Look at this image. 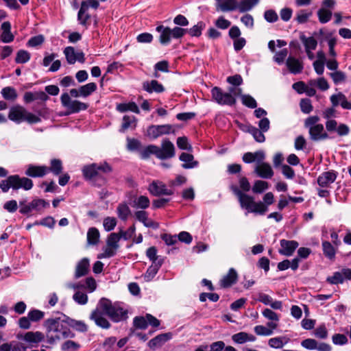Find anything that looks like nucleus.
Wrapping results in <instances>:
<instances>
[{
  "label": "nucleus",
  "instance_id": "obj_24",
  "mask_svg": "<svg viewBox=\"0 0 351 351\" xmlns=\"http://www.w3.org/2000/svg\"><path fill=\"white\" fill-rule=\"evenodd\" d=\"M262 314L266 319L270 321L267 324V326L269 328H271L273 329H276L278 328L280 317L276 313L269 308H265L262 312Z\"/></svg>",
  "mask_w": 351,
  "mask_h": 351
},
{
  "label": "nucleus",
  "instance_id": "obj_15",
  "mask_svg": "<svg viewBox=\"0 0 351 351\" xmlns=\"http://www.w3.org/2000/svg\"><path fill=\"white\" fill-rule=\"evenodd\" d=\"M171 338L172 334L171 332L158 335L154 338L152 339L148 342V346L151 349L155 350L157 348L162 346L167 341L170 340Z\"/></svg>",
  "mask_w": 351,
  "mask_h": 351
},
{
  "label": "nucleus",
  "instance_id": "obj_18",
  "mask_svg": "<svg viewBox=\"0 0 351 351\" xmlns=\"http://www.w3.org/2000/svg\"><path fill=\"white\" fill-rule=\"evenodd\" d=\"M337 178V173L334 171L322 173L317 178V183L322 187H327L333 183Z\"/></svg>",
  "mask_w": 351,
  "mask_h": 351
},
{
  "label": "nucleus",
  "instance_id": "obj_8",
  "mask_svg": "<svg viewBox=\"0 0 351 351\" xmlns=\"http://www.w3.org/2000/svg\"><path fill=\"white\" fill-rule=\"evenodd\" d=\"M213 99L220 105L232 106L236 103V99L232 94L224 93L217 86L211 90Z\"/></svg>",
  "mask_w": 351,
  "mask_h": 351
},
{
  "label": "nucleus",
  "instance_id": "obj_23",
  "mask_svg": "<svg viewBox=\"0 0 351 351\" xmlns=\"http://www.w3.org/2000/svg\"><path fill=\"white\" fill-rule=\"evenodd\" d=\"M330 99L334 107L340 104L343 108L351 110V102L348 101L346 96L341 93L331 95Z\"/></svg>",
  "mask_w": 351,
  "mask_h": 351
},
{
  "label": "nucleus",
  "instance_id": "obj_51",
  "mask_svg": "<svg viewBox=\"0 0 351 351\" xmlns=\"http://www.w3.org/2000/svg\"><path fill=\"white\" fill-rule=\"evenodd\" d=\"M30 59V54L25 50H19L15 58V62L19 64H24L27 62Z\"/></svg>",
  "mask_w": 351,
  "mask_h": 351
},
{
  "label": "nucleus",
  "instance_id": "obj_52",
  "mask_svg": "<svg viewBox=\"0 0 351 351\" xmlns=\"http://www.w3.org/2000/svg\"><path fill=\"white\" fill-rule=\"evenodd\" d=\"M1 94L5 99L14 100L17 97L16 90L10 86L3 88Z\"/></svg>",
  "mask_w": 351,
  "mask_h": 351
},
{
  "label": "nucleus",
  "instance_id": "obj_36",
  "mask_svg": "<svg viewBox=\"0 0 351 351\" xmlns=\"http://www.w3.org/2000/svg\"><path fill=\"white\" fill-rule=\"evenodd\" d=\"M118 217L123 221H126L131 215V210L126 204H120L117 208Z\"/></svg>",
  "mask_w": 351,
  "mask_h": 351
},
{
  "label": "nucleus",
  "instance_id": "obj_45",
  "mask_svg": "<svg viewBox=\"0 0 351 351\" xmlns=\"http://www.w3.org/2000/svg\"><path fill=\"white\" fill-rule=\"evenodd\" d=\"M83 173L85 178L90 179L98 173L97 164L87 165L83 169Z\"/></svg>",
  "mask_w": 351,
  "mask_h": 351
},
{
  "label": "nucleus",
  "instance_id": "obj_57",
  "mask_svg": "<svg viewBox=\"0 0 351 351\" xmlns=\"http://www.w3.org/2000/svg\"><path fill=\"white\" fill-rule=\"evenodd\" d=\"M241 101L243 105L250 108H255L257 106L256 100L249 95H241Z\"/></svg>",
  "mask_w": 351,
  "mask_h": 351
},
{
  "label": "nucleus",
  "instance_id": "obj_6",
  "mask_svg": "<svg viewBox=\"0 0 351 351\" xmlns=\"http://www.w3.org/2000/svg\"><path fill=\"white\" fill-rule=\"evenodd\" d=\"M62 105L68 110L66 114L76 113L88 108V105L78 100H72L69 94L64 93L60 97Z\"/></svg>",
  "mask_w": 351,
  "mask_h": 351
},
{
  "label": "nucleus",
  "instance_id": "obj_39",
  "mask_svg": "<svg viewBox=\"0 0 351 351\" xmlns=\"http://www.w3.org/2000/svg\"><path fill=\"white\" fill-rule=\"evenodd\" d=\"M160 153L159 147L151 145L143 149L141 152V155L143 158H147L151 154H154L157 158H160V156H161Z\"/></svg>",
  "mask_w": 351,
  "mask_h": 351
},
{
  "label": "nucleus",
  "instance_id": "obj_16",
  "mask_svg": "<svg viewBox=\"0 0 351 351\" xmlns=\"http://www.w3.org/2000/svg\"><path fill=\"white\" fill-rule=\"evenodd\" d=\"M310 137L313 141H321L328 138L322 124L316 125L308 130Z\"/></svg>",
  "mask_w": 351,
  "mask_h": 351
},
{
  "label": "nucleus",
  "instance_id": "obj_26",
  "mask_svg": "<svg viewBox=\"0 0 351 351\" xmlns=\"http://www.w3.org/2000/svg\"><path fill=\"white\" fill-rule=\"evenodd\" d=\"M217 9L222 12H228L239 8V3L236 0H215Z\"/></svg>",
  "mask_w": 351,
  "mask_h": 351
},
{
  "label": "nucleus",
  "instance_id": "obj_59",
  "mask_svg": "<svg viewBox=\"0 0 351 351\" xmlns=\"http://www.w3.org/2000/svg\"><path fill=\"white\" fill-rule=\"evenodd\" d=\"M117 251L112 247H109L108 245H106L103 248V252L100 253L97 255V258L102 259V258H110L115 255Z\"/></svg>",
  "mask_w": 351,
  "mask_h": 351
},
{
  "label": "nucleus",
  "instance_id": "obj_9",
  "mask_svg": "<svg viewBox=\"0 0 351 351\" xmlns=\"http://www.w3.org/2000/svg\"><path fill=\"white\" fill-rule=\"evenodd\" d=\"M99 5V3L97 0H88V1H82L77 14L78 20L80 22H86L89 18L88 14L89 8L97 9Z\"/></svg>",
  "mask_w": 351,
  "mask_h": 351
},
{
  "label": "nucleus",
  "instance_id": "obj_31",
  "mask_svg": "<svg viewBox=\"0 0 351 351\" xmlns=\"http://www.w3.org/2000/svg\"><path fill=\"white\" fill-rule=\"evenodd\" d=\"M89 268V260L86 258L82 259L77 265L75 276L76 278L86 275Z\"/></svg>",
  "mask_w": 351,
  "mask_h": 351
},
{
  "label": "nucleus",
  "instance_id": "obj_38",
  "mask_svg": "<svg viewBox=\"0 0 351 351\" xmlns=\"http://www.w3.org/2000/svg\"><path fill=\"white\" fill-rule=\"evenodd\" d=\"M1 29V40L5 43L12 42L14 40V35L10 32V23H2Z\"/></svg>",
  "mask_w": 351,
  "mask_h": 351
},
{
  "label": "nucleus",
  "instance_id": "obj_14",
  "mask_svg": "<svg viewBox=\"0 0 351 351\" xmlns=\"http://www.w3.org/2000/svg\"><path fill=\"white\" fill-rule=\"evenodd\" d=\"M280 248L279 249L278 252L280 254L287 256H291L299 245L298 243L295 241H289L285 239L280 240Z\"/></svg>",
  "mask_w": 351,
  "mask_h": 351
},
{
  "label": "nucleus",
  "instance_id": "obj_28",
  "mask_svg": "<svg viewBox=\"0 0 351 351\" xmlns=\"http://www.w3.org/2000/svg\"><path fill=\"white\" fill-rule=\"evenodd\" d=\"M286 65L289 71L293 74L300 73L303 70V64L298 59L289 56L287 61Z\"/></svg>",
  "mask_w": 351,
  "mask_h": 351
},
{
  "label": "nucleus",
  "instance_id": "obj_13",
  "mask_svg": "<svg viewBox=\"0 0 351 351\" xmlns=\"http://www.w3.org/2000/svg\"><path fill=\"white\" fill-rule=\"evenodd\" d=\"M148 190L155 196L160 195H171L173 194L171 189H167L165 184L159 181L153 182L149 185Z\"/></svg>",
  "mask_w": 351,
  "mask_h": 351
},
{
  "label": "nucleus",
  "instance_id": "obj_5",
  "mask_svg": "<svg viewBox=\"0 0 351 351\" xmlns=\"http://www.w3.org/2000/svg\"><path fill=\"white\" fill-rule=\"evenodd\" d=\"M33 186L32 180L27 178H21L19 176H10L7 179L0 182V188L3 192H7L10 188L17 190L23 188L25 190H29Z\"/></svg>",
  "mask_w": 351,
  "mask_h": 351
},
{
  "label": "nucleus",
  "instance_id": "obj_47",
  "mask_svg": "<svg viewBox=\"0 0 351 351\" xmlns=\"http://www.w3.org/2000/svg\"><path fill=\"white\" fill-rule=\"evenodd\" d=\"M81 97H86L97 89V85L94 82L88 83L82 86L80 88Z\"/></svg>",
  "mask_w": 351,
  "mask_h": 351
},
{
  "label": "nucleus",
  "instance_id": "obj_35",
  "mask_svg": "<svg viewBox=\"0 0 351 351\" xmlns=\"http://www.w3.org/2000/svg\"><path fill=\"white\" fill-rule=\"evenodd\" d=\"M100 234L96 228H90L87 232V243L88 245H95L99 241Z\"/></svg>",
  "mask_w": 351,
  "mask_h": 351
},
{
  "label": "nucleus",
  "instance_id": "obj_49",
  "mask_svg": "<svg viewBox=\"0 0 351 351\" xmlns=\"http://www.w3.org/2000/svg\"><path fill=\"white\" fill-rule=\"evenodd\" d=\"M322 248L324 254L330 259H332L335 256V250L331 243L328 241L322 242Z\"/></svg>",
  "mask_w": 351,
  "mask_h": 351
},
{
  "label": "nucleus",
  "instance_id": "obj_1",
  "mask_svg": "<svg viewBox=\"0 0 351 351\" xmlns=\"http://www.w3.org/2000/svg\"><path fill=\"white\" fill-rule=\"evenodd\" d=\"M104 315L108 316L114 322H119L127 319L128 312L119 304H112L106 298H101L96 308L91 313L90 319L94 321L97 326L108 329L110 327V324Z\"/></svg>",
  "mask_w": 351,
  "mask_h": 351
},
{
  "label": "nucleus",
  "instance_id": "obj_60",
  "mask_svg": "<svg viewBox=\"0 0 351 351\" xmlns=\"http://www.w3.org/2000/svg\"><path fill=\"white\" fill-rule=\"evenodd\" d=\"M80 347V346L77 343L68 340L62 344V349L64 351H77Z\"/></svg>",
  "mask_w": 351,
  "mask_h": 351
},
{
  "label": "nucleus",
  "instance_id": "obj_40",
  "mask_svg": "<svg viewBox=\"0 0 351 351\" xmlns=\"http://www.w3.org/2000/svg\"><path fill=\"white\" fill-rule=\"evenodd\" d=\"M288 341L289 339L286 337H278L271 338L268 341V344L273 348L279 349L282 348Z\"/></svg>",
  "mask_w": 351,
  "mask_h": 351
},
{
  "label": "nucleus",
  "instance_id": "obj_2",
  "mask_svg": "<svg viewBox=\"0 0 351 351\" xmlns=\"http://www.w3.org/2000/svg\"><path fill=\"white\" fill-rule=\"evenodd\" d=\"M234 193L237 196L241 208L245 210L247 213H254L263 215L268 210V206L274 202V195L271 192L265 194L263 202H255L254 198L241 192L237 187H232Z\"/></svg>",
  "mask_w": 351,
  "mask_h": 351
},
{
  "label": "nucleus",
  "instance_id": "obj_30",
  "mask_svg": "<svg viewBox=\"0 0 351 351\" xmlns=\"http://www.w3.org/2000/svg\"><path fill=\"white\" fill-rule=\"evenodd\" d=\"M232 339L237 343L242 344L247 341H254L256 340V337L253 335L248 334L245 332H240L233 335L232 336Z\"/></svg>",
  "mask_w": 351,
  "mask_h": 351
},
{
  "label": "nucleus",
  "instance_id": "obj_10",
  "mask_svg": "<svg viewBox=\"0 0 351 351\" xmlns=\"http://www.w3.org/2000/svg\"><path fill=\"white\" fill-rule=\"evenodd\" d=\"M172 130L170 125H151L147 128V134L149 138H156L161 135L169 134Z\"/></svg>",
  "mask_w": 351,
  "mask_h": 351
},
{
  "label": "nucleus",
  "instance_id": "obj_7",
  "mask_svg": "<svg viewBox=\"0 0 351 351\" xmlns=\"http://www.w3.org/2000/svg\"><path fill=\"white\" fill-rule=\"evenodd\" d=\"M157 30L159 32L161 31L160 41L162 45L168 44L171 38H178L186 33L185 29L179 27L171 29L169 27L164 28L162 26H158Z\"/></svg>",
  "mask_w": 351,
  "mask_h": 351
},
{
  "label": "nucleus",
  "instance_id": "obj_53",
  "mask_svg": "<svg viewBox=\"0 0 351 351\" xmlns=\"http://www.w3.org/2000/svg\"><path fill=\"white\" fill-rule=\"evenodd\" d=\"M269 188V184L263 180H256L252 187L254 193H261Z\"/></svg>",
  "mask_w": 351,
  "mask_h": 351
},
{
  "label": "nucleus",
  "instance_id": "obj_33",
  "mask_svg": "<svg viewBox=\"0 0 351 351\" xmlns=\"http://www.w3.org/2000/svg\"><path fill=\"white\" fill-rule=\"evenodd\" d=\"M163 263V260L160 259L157 263H152L151 266L149 267L147 269L146 273L145 274V279L147 281H150L153 279V278L156 276V274L158 273L160 267Z\"/></svg>",
  "mask_w": 351,
  "mask_h": 351
},
{
  "label": "nucleus",
  "instance_id": "obj_50",
  "mask_svg": "<svg viewBox=\"0 0 351 351\" xmlns=\"http://www.w3.org/2000/svg\"><path fill=\"white\" fill-rule=\"evenodd\" d=\"M117 219L114 217H106L104 219L103 226L106 231L109 232L115 228L117 226Z\"/></svg>",
  "mask_w": 351,
  "mask_h": 351
},
{
  "label": "nucleus",
  "instance_id": "obj_56",
  "mask_svg": "<svg viewBox=\"0 0 351 351\" xmlns=\"http://www.w3.org/2000/svg\"><path fill=\"white\" fill-rule=\"evenodd\" d=\"M73 299L76 303L80 305H84L88 302L87 295L79 291L75 292L73 295Z\"/></svg>",
  "mask_w": 351,
  "mask_h": 351
},
{
  "label": "nucleus",
  "instance_id": "obj_21",
  "mask_svg": "<svg viewBox=\"0 0 351 351\" xmlns=\"http://www.w3.org/2000/svg\"><path fill=\"white\" fill-rule=\"evenodd\" d=\"M49 172V168L46 166H36L30 165L27 167L25 174L28 176L36 178L43 177Z\"/></svg>",
  "mask_w": 351,
  "mask_h": 351
},
{
  "label": "nucleus",
  "instance_id": "obj_19",
  "mask_svg": "<svg viewBox=\"0 0 351 351\" xmlns=\"http://www.w3.org/2000/svg\"><path fill=\"white\" fill-rule=\"evenodd\" d=\"M48 99L49 96L43 91L26 92L23 95V100L26 104L31 103L36 100L46 101Z\"/></svg>",
  "mask_w": 351,
  "mask_h": 351
},
{
  "label": "nucleus",
  "instance_id": "obj_34",
  "mask_svg": "<svg viewBox=\"0 0 351 351\" xmlns=\"http://www.w3.org/2000/svg\"><path fill=\"white\" fill-rule=\"evenodd\" d=\"M66 325L80 332H86L88 330L87 325L82 321L75 320L69 317L65 319Z\"/></svg>",
  "mask_w": 351,
  "mask_h": 351
},
{
  "label": "nucleus",
  "instance_id": "obj_20",
  "mask_svg": "<svg viewBox=\"0 0 351 351\" xmlns=\"http://www.w3.org/2000/svg\"><path fill=\"white\" fill-rule=\"evenodd\" d=\"M18 339H23L29 344L38 343L44 339V335L39 331L27 332L24 335H18Z\"/></svg>",
  "mask_w": 351,
  "mask_h": 351
},
{
  "label": "nucleus",
  "instance_id": "obj_37",
  "mask_svg": "<svg viewBox=\"0 0 351 351\" xmlns=\"http://www.w3.org/2000/svg\"><path fill=\"white\" fill-rule=\"evenodd\" d=\"M136 125V118L134 116L125 115L123 118L121 131L124 132L128 129H134Z\"/></svg>",
  "mask_w": 351,
  "mask_h": 351
},
{
  "label": "nucleus",
  "instance_id": "obj_43",
  "mask_svg": "<svg viewBox=\"0 0 351 351\" xmlns=\"http://www.w3.org/2000/svg\"><path fill=\"white\" fill-rule=\"evenodd\" d=\"M246 131L250 133L257 142L263 143L265 141V137L263 134L264 132H262V130H259L255 127L249 125L247 127Z\"/></svg>",
  "mask_w": 351,
  "mask_h": 351
},
{
  "label": "nucleus",
  "instance_id": "obj_29",
  "mask_svg": "<svg viewBox=\"0 0 351 351\" xmlns=\"http://www.w3.org/2000/svg\"><path fill=\"white\" fill-rule=\"evenodd\" d=\"M143 88L148 93H162L165 90L163 86L154 80L143 82Z\"/></svg>",
  "mask_w": 351,
  "mask_h": 351
},
{
  "label": "nucleus",
  "instance_id": "obj_48",
  "mask_svg": "<svg viewBox=\"0 0 351 351\" xmlns=\"http://www.w3.org/2000/svg\"><path fill=\"white\" fill-rule=\"evenodd\" d=\"M255 333L259 336H270L273 334L274 330L271 328H269L267 326H265L263 325L256 326L254 328Z\"/></svg>",
  "mask_w": 351,
  "mask_h": 351
},
{
  "label": "nucleus",
  "instance_id": "obj_11",
  "mask_svg": "<svg viewBox=\"0 0 351 351\" xmlns=\"http://www.w3.org/2000/svg\"><path fill=\"white\" fill-rule=\"evenodd\" d=\"M351 278L350 269H343L340 271L335 272L332 276H328L327 282L332 285L341 284L345 280Z\"/></svg>",
  "mask_w": 351,
  "mask_h": 351
},
{
  "label": "nucleus",
  "instance_id": "obj_17",
  "mask_svg": "<svg viewBox=\"0 0 351 351\" xmlns=\"http://www.w3.org/2000/svg\"><path fill=\"white\" fill-rule=\"evenodd\" d=\"M160 150V159H165L172 158L175 155V148L173 144L168 141L165 140L162 143L161 147H159Z\"/></svg>",
  "mask_w": 351,
  "mask_h": 351
},
{
  "label": "nucleus",
  "instance_id": "obj_54",
  "mask_svg": "<svg viewBox=\"0 0 351 351\" xmlns=\"http://www.w3.org/2000/svg\"><path fill=\"white\" fill-rule=\"evenodd\" d=\"M62 170V162L58 159H53L51 160V166L49 171L55 175H59Z\"/></svg>",
  "mask_w": 351,
  "mask_h": 351
},
{
  "label": "nucleus",
  "instance_id": "obj_44",
  "mask_svg": "<svg viewBox=\"0 0 351 351\" xmlns=\"http://www.w3.org/2000/svg\"><path fill=\"white\" fill-rule=\"evenodd\" d=\"M308 84L311 86H317L319 89L323 91L329 88V84L324 77H319L317 80H311L308 81Z\"/></svg>",
  "mask_w": 351,
  "mask_h": 351
},
{
  "label": "nucleus",
  "instance_id": "obj_3",
  "mask_svg": "<svg viewBox=\"0 0 351 351\" xmlns=\"http://www.w3.org/2000/svg\"><path fill=\"white\" fill-rule=\"evenodd\" d=\"M65 319H49L45 322L47 337L50 339L49 342L52 343L56 340L65 338H72L75 336L65 326Z\"/></svg>",
  "mask_w": 351,
  "mask_h": 351
},
{
  "label": "nucleus",
  "instance_id": "obj_42",
  "mask_svg": "<svg viewBox=\"0 0 351 351\" xmlns=\"http://www.w3.org/2000/svg\"><path fill=\"white\" fill-rule=\"evenodd\" d=\"M260 0H242L239 3V10L244 12L252 10L259 3Z\"/></svg>",
  "mask_w": 351,
  "mask_h": 351
},
{
  "label": "nucleus",
  "instance_id": "obj_55",
  "mask_svg": "<svg viewBox=\"0 0 351 351\" xmlns=\"http://www.w3.org/2000/svg\"><path fill=\"white\" fill-rule=\"evenodd\" d=\"M320 22H328L331 20L332 12L328 8H322L318 12Z\"/></svg>",
  "mask_w": 351,
  "mask_h": 351
},
{
  "label": "nucleus",
  "instance_id": "obj_64",
  "mask_svg": "<svg viewBox=\"0 0 351 351\" xmlns=\"http://www.w3.org/2000/svg\"><path fill=\"white\" fill-rule=\"evenodd\" d=\"M116 341L117 339L114 337L107 338L103 343L105 351H114Z\"/></svg>",
  "mask_w": 351,
  "mask_h": 351
},
{
  "label": "nucleus",
  "instance_id": "obj_25",
  "mask_svg": "<svg viewBox=\"0 0 351 351\" xmlns=\"http://www.w3.org/2000/svg\"><path fill=\"white\" fill-rule=\"evenodd\" d=\"M238 275L233 268L229 269L228 273L220 280V285L223 288H227L236 283Z\"/></svg>",
  "mask_w": 351,
  "mask_h": 351
},
{
  "label": "nucleus",
  "instance_id": "obj_41",
  "mask_svg": "<svg viewBox=\"0 0 351 351\" xmlns=\"http://www.w3.org/2000/svg\"><path fill=\"white\" fill-rule=\"evenodd\" d=\"M121 239V235L113 232L109 234L106 240V245L117 251L119 247V242Z\"/></svg>",
  "mask_w": 351,
  "mask_h": 351
},
{
  "label": "nucleus",
  "instance_id": "obj_61",
  "mask_svg": "<svg viewBox=\"0 0 351 351\" xmlns=\"http://www.w3.org/2000/svg\"><path fill=\"white\" fill-rule=\"evenodd\" d=\"M287 55L288 50L287 49H283L275 53V56H274V60L278 64H281L284 62Z\"/></svg>",
  "mask_w": 351,
  "mask_h": 351
},
{
  "label": "nucleus",
  "instance_id": "obj_27",
  "mask_svg": "<svg viewBox=\"0 0 351 351\" xmlns=\"http://www.w3.org/2000/svg\"><path fill=\"white\" fill-rule=\"evenodd\" d=\"M136 218L141 222H142L145 226L148 228H152L157 229L159 227V224L154 222L152 219H149L147 216V213L144 210L136 211L134 213Z\"/></svg>",
  "mask_w": 351,
  "mask_h": 351
},
{
  "label": "nucleus",
  "instance_id": "obj_12",
  "mask_svg": "<svg viewBox=\"0 0 351 351\" xmlns=\"http://www.w3.org/2000/svg\"><path fill=\"white\" fill-rule=\"evenodd\" d=\"M64 54L70 64H74L76 61H85L84 53L82 51H75L73 47H66L64 50Z\"/></svg>",
  "mask_w": 351,
  "mask_h": 351
},
{
  "label": "nucleus",
  "instance_id": "obj_22",
  "mask_svg": "<svg viewBox=\"0 0 351 351\" xmlns=\"http://www.w3.org/2000/svg\"><path fill=\"white\" fill-rule=\"evenodd\" d=\"M255 172L262 178H271L274 175V171L269 164L261 162L256 165Z\"/></svg>",
  "mask_w": 351,
  "mask_h": 351
},
{
  "label": "nucleus",
  "instance_id": "obj_46",
  "mask_svg": "<svg viewBox=\"0 0 351 351\" xmlns=\"http://www.w3.org/2000/svg\"><path fill=\"white\" fill-rule=\"evenodd\" d=\"M150 202L147 197L141 195L134 200L135 207L141 209H145L149 206Z\"/></svg>",
  "mask_w": 351,
  "mask_h": 351
},
{
  "label": "nucleus",
  "instance_id": "obj_32",
  "mask_svg": "<svg viewBox=\"0 0 351 351\" xmlns=\"http://www.w3.org/2000/svg\"><path fill=\"white\" fill-rule=\"evenodd\" d=\"M180 160L184 162L182 165L184 169H192L198 165V162L194 160L193 156L188 153H182L180 156Z\"/></svg>",
  "mask_w": 351,
  "mask_h": 351
},
{
  "label": "nucleus",
  "instance_id": "obj_58",
  "mask_svg": "<svg viewBox=\"0 0 351 351\" xmlns=\"http://www.w3.org/2000/svg\"><path fill=\"white\" fill-rule=\"evenodd\" d=\"M49 206V203L42 199H34L31 202V206L35 210H41Z\"/></svg>",
  "mask_w": 351,
  "mask_h": 351
},
{
  "label": "nucleus",
  "instance_id": "obj_62",
  "mask_svg": "<svg viewBox=\"0 0 351 351\" xmlns=\"http://www.w3.org/2000/svg\"><path fill=\"white\" fill-rule=\"evenodd\" d=\"M303 43L305 46L306 50H314L315 49L317 43L313 37L302 38Z\"/></svg>",
  "mask_w": 351,
  "mask_h": 351
},
{
  "label": "nucleus",
  "instance_id": "obj_4",
  "mask_svg": "<svg viewBox=\"0 0 351 351\" xmlns=\"http://www.w3.org/2000/svg\"><path fill=\"white\" fill-rule=\"evenodd\" d=\"M8 118L17 123L26 121L29 124H33L41 121L38 116L28 112L23 106L20 105H16L10 108Z\"/></svg>",
  "mask_w": 351,
  "mask_h": 351
},
{
  "label": "nucleus",
  "instance_id": "obj_63",
  "mask_svg": "<svg viewBox=\"0 0 351 351\" xmlns=\"http://www.w3.org/2000/svg\"><path fill=\"white\" fill-rule=\"evenodd\" d=\"M300 106L301 110L305 114H308L313 110V106L308 99H302L300 101Z\"/></svg>",
  "mask_w": 351,
  "mask_h": 351
}]
</instances>
